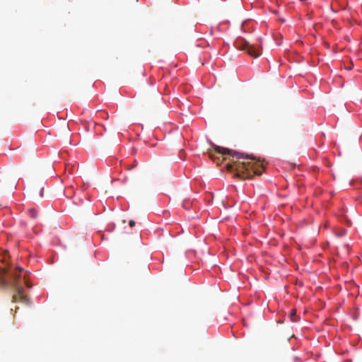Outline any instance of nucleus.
Segmentation results:
<instances>
[{
	"instance_id": "nucleus-1",
	"label": "nucleus",
	"mask_w": 362,
	"mask_h": 362,
	"mask_svg": "<svg viewBox=\"0 0 362 362\" xmlns=\"http://www.w3.org/2000/svg\"><path fill=\"white\" fill-rule=\"evenodd\" d=\"M216 153L221 155L223 159L226 160L227 157L231 158V163L226 164V168L230 172H234V176L244 179H248L253 175H261L262 173V165L259 160H255L247 156H244L238 152L220 147L213 144Z\"/></svg>"
},
{
	"instance_id": "nucleus-2",
	"label": "nucleus",
	"mask_w": 362,
	"mask_h": 362,
	"mask_svg": "<svg viewBox=\"0 0 362 362\" xmlns=\"http://www.w3.org/2000/svg\"><path fill=\"white\" fill-rule=\"evenodd\" d=\"M23 271V268L18 267L13 272L9 279L6 277L7 271L0 268V286L11 287L15 293L13 295V302L28 303V297L24 295V289L21 284V276L20 273Z\"/></svg>"
},
{
	"instance_id": "nucleus-3",
	"label": "nucleus",
	"mask_w": 362,
	"mask_h": 362,
	"mask_svg": "<svg viewBox=\"0 0 362 362\" xmlns=\"http://www.w3.org/2000/svg\"><path fill=\"white\" fill-rule=\"evenodd\" d=\"M239 47L254 58L258 57L262 53V47L260 45H251L247 41H244L242 45H239Z\"/></svg>"
},
{
	"instance_id": "nucleus-4",
	"label": "nucleus",
	"mask_w": 362,
	"mask_h": 362,
	"mask_svg": "<svg viewBox=\"0 0 362 362\" xmlns=\"http://www.w3.org/2000/svg\"><path fill=\"white\" fill-rule=\"evenodd\" d=\"M289 317H290L291 320L293 322L298 321V318L296 317V310H294V309L291 310V311L289 314Z\"/></svg>"
},
{
	"instance_id": "nucleus-5",
	"label": "nucleus",
	"mask_w": 362,
	"mask_h": 362,
	"mask_svg": "<svg viewBox=\"0 0 362 362\" xmlns=\"http://www.w3.org/2000/svg\"><path fill=\"white\" fill-rule=\"evenodd\" d=\"M28 213L32 218H36L37 216V211L34 208L29 209Z\"/></svg>"
},
{
	"instance_id": "nucleus-6",
	"label": "nucleus",
	"mask_w": 362,
	"mask_h": 362,
	"mask_svg": "<svg viewBox=\"0 0 362 362\" xmlns=\"http://www.w3.org/2000/svg\"><path fill=\"white\" fill-rule=\"evenodd\" d=\"M129 224L130 227H134L135 226L136 223L134 221L131 220V221H129Z\"/></svg>"
},
{
	"instance_id": "nucleus-7",
	"label": "nucleus",
	"mask_w": 362,
	"mask_h": 362,
	"mask_svg": "<svg viewBox=\"0 0 362 362\" xmlns=\"http://www.w3.org/2000/svg\"><path fill=\"white\" fill-rule=\"evenodd\" d=\"M209 156H210L212 159H214V153H209Z\"/></svg>"
}]
</instances>
